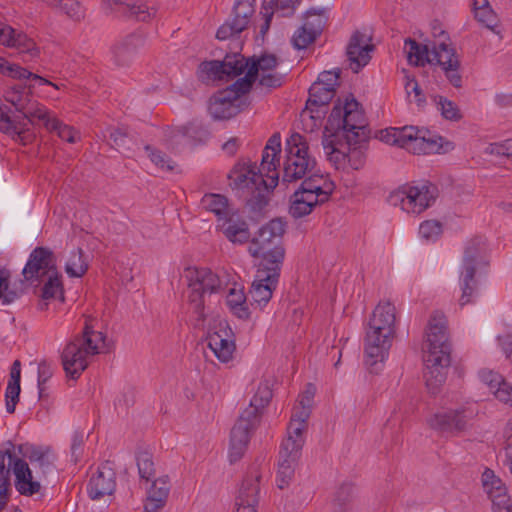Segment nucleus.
Wrapping results in <instances>:
<instances>
[{
	"instance_id": "obj_7",
	"label": "nucleus",
	"mask_w": 512,
	"mask_h": 512,
	"mask_svg": "<svg viewBox=\"0 0 512 512\" xmlns=\"http://www.w3.org/2000/svg\"><path fill=\"white\" fill-rule=\"evenodd\" d=\"M439 195L436 185L426 182L420 185H404L392 191L388 202L408 214L418 215L431 207Z\"/></svg>"
},
{
	"instance_id": "obj_48",
	"label": "nucleus",
	"mask_w": 512,
	"mask_h": 512,
	"mask_svg": "<svg viewBox=\"0 0 512 512\" xmlns=\"http://www.w3.org/2000/svg\"><path fill=\"white\" fill-rule=\"evenodd\" d=\"M4 98L7 102L12 104L15 107V110L20 114L24 109H26V106L31 101V98L26 92L25 87L22 86H14L9 88L5 92Z\"/></svg>"
},
{
	"instance_id": "obj_63",
	"label": "nucleus",
	"mask_w": 512,
	"mask_h": 512,
	"mask_svg": "<svg viewBox=\"0 0 512 512\" xmlns=\"http://www.w3.org/2000/svg\"><path fill=\"white\" fill-rule=\"evenodd\" d=\"M474 17L479 23L490 29H492L496 23V15L490 5L474 11Z\"/></svg>"
},
{
	"instance_id": "obj_27",
	"label": "nucleus",
	"mask_w": 512,
	"mask_h": 512,
	"mask_svg": "<svg viewBox=\"0 0 512 512\" xmlns=\"http://www.w3.org/2000/svg\"><path fill=\"white\" fill-rule=\"evenodd\" d=\"M481 481L484 491L492 501V508L497 506L504 507V505H510V503H512L504 482L492 469L486 468L484 470Z\"/></svg>"
},
{
	"instance_id": "obj_51",
	"label": "nucleus",
	"mask_w": 512,
	"mask_h": 512,
	"mask_svg": "<svg viewBox=\"0 0 512 512\" xmlns=\"http://www.w3.org/2000/svg\"><path fill=\"white\" fill-rule=\"evenodd\" d=\"M278 154L279 153L263 149L261 164L258 168V172L259 174L263 175V178L266 177L268 182H270V177L272 175L276 174L279 177V174L276 171L277 165L279 164Z\"/></svg>"
},
{
	"instance_id": "obj_32",
	"label": "nucleus",
	"mask_w": 512,
	"mask_h": 512,
	"mask_svg": "<svg viewBox=\"0 0 512 512\" xmlns=\"http://www.w3.org/2000/svg\"><path fill=\"white\" fill-rule=\"evenodd\" d=\"M280 448L277 473V486L280 489L287 487L294 476L295 466L301 454Z\"/></svg>"
},
{
	"instance_id": "obj_53",
	"label": "nucleus",
	"mask_w": 512,
	"mask_h": 512,
	"mask_svg": "<svg viewBox=\"0 0 512 512\" xmlns=\"http://www.w3.org/2000/svg\"><path fill=\"white\" fill-rule=\"evenodd\" d=\"M147 156L151 160L155 166L163 171H173L175 169V162H173L165 153L162 151L152 147L151 145H146L144 147Z\"/></svg>"
},
{
	"instance_id": "obj_50",
	"label": "nucleus",
	"mask_w": 512,
	"mask_h": 512,
	"mask_svg": "<svg viewBox=\"0 0 512 512\" xmlns=\"http://www.w3.org/2000/svg\"><path fill=\"white\" fill-rule=\"evenodd\" d=\"M434 102L446 120L457 122L462 119L463 115L455 102L440 95L434 96Z\"/></svg>"
},
{
	"instance_id": "obj_29",
	"label": "nucleus",
	"mask_w": 512,
	"mask_h": 512,
	"mask_svg": "<svg viewBox=\"0 0 512 512\" xmlns=\"http://www.w3.org/2000/svg\"><path fill=\"white\" fill-rule=\"evenodd\" d=\"M299 189L305 191L307 194H312L314 198L324 204L329 200L334 190V184L314 169L303 178Z\"/></svg>"
},
{
	"instance_id": "obj_24",
	"label": "nucleus",
	"mask_w": 512,
	"mask_h": 512,
	"mask_svg": "<svg viewBox=\"0 0 512 512\" xmlns=\"http://www.w3.org/2000/svg\"><path fill=\"white\" fill-rule=\"evenodd\" d=\"M425 133L414 126L404 127L402 137L405 138L406 144L403 148L418 155L440 153L442 146L438 144V140L432 137L426 138Z\"/></svg>"
},
{
	"instance_id": "obj_58",
	"label": "nucleus",
	"mask_w": 512,
	"mask_h": 512,
	"mask_svg": "<svg viewBox=\"0 0 512 512\" xmlns=\"http://www.w3.org/2000/svg\"><path fill=\"white\" fill-rule=\"evenodd\" d=\"M53 367L51 362L46 359L38 365V392L39 398H42L45 392V383L52 377Z\"/></svg>"
},
{
	"instance_id": "obj_36",
	"label": "nucleus",
	"mask_w": 512,
	"mask_h": 512,
	"mask_svg": "<svg viewBox=\"0 0 512 512\" xmlns=\"http://www.w3.org/2000/svg\"><path fill=\"white\" fill-rule=\"evenodd\" d=\"M219 227L232 243L243 244L250 238L249 228L245 221L234 220L233 217H229L223 220Z\"/></svg>"
},
{
	"instance_id": "obj_4",
	"label": "nucleus",
	"mask_w": 512,
	"mask_h": 512,
	"mask_svg": "<svg viewBox=\"0 0 512 512\" xmlns=\"http://www.w3.org/2000/svg\"><path fill=\"white\" fill-rule=\"evenodd\" d=\"M228 185L241 197H249V201H255L258 208L267 204V194L278 184V176L272 175L268 182L263 175L256 171V166L245 162L236 163L228 176Z\"/></svg>"
},
{
	"instance_id": "obj_31",
	"label": "nucleus",
	"mask_w": 512,
	"mask_h": 512,
	"mask_svg": "<svg viewBox=\"0 0 512 512\" xmlns=\"http://www.w3.org/2000/svg\"><path fill=\"white\" fill-rule=\"evenodd\" d=\"M117 12L122 16L140 22H149L157 16L158 8L145 1H136L132 4L116 1Z\"/></svg>"
},
{
	"instance_id": "obj_52",
	"label": "nucleus",
	"mask_w": 512,
	"mask_h": 512,
	"mask_svg": "<svg viewBox=\"0 0 512 512\" xmlns=\"http://www.w3.org/2000/svg\"><path fill=\"white\" fill-rule=\"evenodd\" d=\"M138 473L141 479L151 480L155 476V467L152 455L147 451L138 452L136 455Z\"/></svg>"
},
{
	"instance_id": "obj_38",
	"label": "nucleus",
	"mask_w": 512,
	"mask_h": 512,
	"mask_svg": "<svg viewBox=\"0 0 512 512\" xmlns=\"http://www.w3.org/2000/svg\"><path fill=\"white\" fill-rule=\"evenodd\" d=\"M335 92L336 91L323 86L321 83L314 82L309 89V98L306 104L307 108L314 112V108L327 106L333 99Z\"/></svg>"
},
{
	"instance_id": "obj_15",
	"label": "nucleus",
	"mask_w": 512,
	"mask_h": 512,
	"mask_svg": "<svg viewBox=\"0 0 512 512\" xmlns=\"http://www.w3.org/2000/svg\"><path fill=\"white\" fill-rule=\"evenodd\" d=\"M253 409H245L239 416L230 433V462L238 461L246 451L251 432L256 429L259 421L254 419Z\"/></svg>"
},
{
	"instance_id": "obj_5",
	"label": "nucleus",
	"mask_w": 512,
	"mask_h": 512,
	"mask_svg": "<svg viewBox=\"0 0 512 512\" xmlns=\"http://www.w3.org/2000/svg\"><path fill=\"white\" fill-rule=\"evenodd\" d=\"M285 153L282 183L301 180L316 168V160L309 154L308 143L299 133H293L287 138Z\"/></svg>"
},
{
	"instance_id": "obj_61",
	"label": "nucleus",
	"mask_w": 512,
	"mask_h": 512,
	"mask_svg": "<svg viewBox=\"0 0 512 512\" xmlns=\"http://www.w3.org/2000/svg\"><path fill=\"white\" fill-rule=\"evenodd\" d=\"M4 454L0 455V497L9 499L10 468L5 466Z\"/></svg>"
},
{
	"instance_id": "obj_57",
	"label": "nucleus",
	"mask_w": 512,
	"mask_h": 512,
	"mask_svg": "<svg viewBox=\"0 0 512 512\" xmlns=\"http://www.w3.org/2000/svg\"><path fill=\"white\" fill-rule=\"evenodd\" d=\"M419 234L427 241H434L442 234V224L437 220H426L420 224Z\"/></svg>"
},
{
	"instance_id": "obj_11",
	"label": "nucleus",
	"mask_w": 512,
	"mask_h": 512,
	"mask_svg": "<svg viewBox=\"0 0 512 512\" xmlns=\"http://www.w3.org/2000/svg\"><path fill=\"white\" fill-rule=\"evenodd\" d=\"M248 92L240 90V86H236L235 81L211 99L209 105L210 114L213 118L219 120L230 119L236 116L246 105L242 96Z\"/></svg>"
},
{
	"instance_id": "obj_49",
	"label": "nucleus",
	"mask_w": 512,
	"mask_h": 512,
	"mask_svg": "<svg viewBox=\"0 0 512 512\" xmlns=\"http://www.w3.org/2000/svg\"><path fill=\"white\" fill-rule=\"evenodd\" d=\"M353 491V485L350 483H343L338 487L334 497L335 512H348L351 510Z\"/></svg>"
},
{
	"instance_id": "obj_33",
	"label": "nucleus",
	"mask_w": 512,
	"mask_h": 512,
	"mask_svg": "<svg viewBox=\"0 0 512 512\" xmlns=\"http://www.w3.org/2000/svg\"><path fill=\"white\" fill-rule=\"evenodd\" d=\"M322 205L312 194L297 189L290 198L289 214L295 218L309 215L316 206Z\"/></svg>"
},
{
	"instance_id": "obj_3",
	"label": "nucleus",
	"mask_w": 512,
	"mask_h": 512,
	"mask_svg": "<svg viewBox=\"0 0 512 512\" xmlns=\"http://www.w3.org/2000/svg\"><path fill=\"white\" fill-rule=\"evenodd\" d=\"M109 348L107 336L86 325L82 335L67 343L61 353V364L66 376L72 380L78 379L87 369L89 358L106 353Z\"/></svg>"
},
{
	"instance_id": "obj_13",
	"label": "nucleus",
	"mask_w": 512,
	"mask_h": 512,
	"mask_svg": "<svg viewBox=\"0 0 512 512\" xmlns=\"http://www.w3.org/2000/svg\"><path fill=\"white\" fill-rule=\"evenodd\" d=\"M35 119L41 121L45 128L48 130L55 118L50 116V113L44 105L31 99L21 115L14 117L11 116L12 122H19L24 124L23 129H17V133H11L7 135L10 136L14 141L19 142L22 145H26L32 141L33 135L30 133L29 126L34 124Z\"/></svg>"
},
{
	"instance_id": "obj_1",
	"label": "nucleus",
	"mask_w": 512,
	"mask_h": 512,
	"mask_svg": "<svg viewBox=\"0 0 512 512\" xmlns=\"http://www.w3.org/2000/svg\"><path fill=\"white\" fill-rule=\"evenodd\" d=\"M424 350V379L431 394H437L445 383L451 363L446 318L435 311L428 322Z\"/></svg>"
},
{
	"instance_id": "obj_6",
	"label": "nucleus",
	"mask_w": 512,
	"mask_h": 512,
	"mask_svg": "<svg viewBox=\"0 0 512 512\" xmlns=\"http://www.w3.org/2000/svg\"><path fill=\"white\" fill-rule=\"evenodd\" d=\"M188 287L190 289L189 303L195 316L194 327L203 326L206 316L204 314V294L217 292L221 288V280L207 268H190L186 271Z\"/></svg>"
},
{
	"instance_id": "obj_45",
	"label": "nucleus",
	"mask_w": 512,
	"mask_h": 512,
	"mask_svg": "<svg viewBox=\"0 0 512 512\" xmlns=\"http://www.w3.org/2000/svg\"><path fill=\"white\" fill-rule=\"evenodd\" d=\"M272 398V391L269 388L268 384L259 385L256 393L250 400V404L246 409H253L254 419L260 422V417L262 414V410L269 404Z\"/></svg>"
},
{
	"instance_id": "obj_14",
	"label": "nucleus",
	"mask_w": 512,
	"mask_h": 512,
	"mask_svg": "<svg viewBox=\"0 0 512 512\" xmlns=\"http://www.w3.org/2000/svg\"><path fill=\"white\" fill-rule=\"evenodd\" d=\"M245 57L240 53L227 54L222 61H204L199 65L201 78L223 80L240 76L245 71Z\"/></svg>"
},
{
	"instance_id": "obj_37",
	"label": "nucleus",
	"mask_w": 512,
	"mask_h": 512,
	"mask_svg": "<svg viewBox=\"0 0 512 512\" xmlns=\"http://www.w3.org/2000/svg\"><path fill=\"white\" fill-rule=\"evenodd\" d=\"M404 52L410 64L415 66H424L426 63L433 64L428 46L419 44L414 39L407 38L405 40Z\"/></svg>"
},
{
	"instance_id": "obj_2",
	"label": "nucleus",
	"mask_w": 512,
	"mask_h": 512,
	"mask_svg": "<svg viewBox=\"0 0 512 512\" xmlns=\"http://www.w3.org/2000/svg\"><path fill=\"white\" fill-rule=\"evenodd\" d=\"M395 307L380 303L369 320L364 339L365 364L371 373H378L388 357L395 333Z\"/></svg>"
},
{
	"instance_id": "obj_12",
	"label": "nucleus",
	"mask_w": 512,
	"mask_h": 512,
	"mask_svg": "<svg viewBox=\"0 0 512 512\" xmlns=\"http://www.w3.org/2000/svg\"><path fill=\"white\" fill-rule=\"evenodd\" d=\"M479 256L480 240L473 239L466 246L463 257V270L460 276L462 295L459 299V305L462 307L470 303L477 292L475 273Z\"/></svg>"
},
{
	"instance_id": "obj_20",
	"label": "nucleus",
	"mask_w": 512,
	"mask_h": 512,
	"mask_svg": "<svg viewBox=\"0 0 512 512\" xmlns=\"http://www.w3.org/2000/svg\"><path fill=\"white\" fill-rule=\"evenodd\" d=\"M9 448L3 451L4 456L9 459L8 467L12 466L15 475V487L21 495L31 496L39 492L41 485L33 480L32 471L27 462L21 458H15V446L8 442Z\"/></svg>"
},
{
	"instance_id": "obj_47",
	"label": "nucleus",
	"mask_w": 512,
	"mask_h": 512,
	"mask_svg": "<svg viewBox=\"0 0 512 512\" xmlns=\"http://www.w3.org/2000/svg\"><path fill=\"white\" fill-rule=\"evenodd\" d=\"M37 282H43L41 297L44 300L54 299L57 295H62L63 286L61 276L58 271L47 275L44 280H36Z\"/></svg>"
},
{
	"instance_id": "obj_54",
	"label": "nucleus",
	"mask_w": 512,
	"mask_h": 512,
	"mask_svg": "<svg viewBox=\"0 0 512 512\" xmlns=\"http://www.w3.org/2000/svg\"><path fill=\"white\" fill-rule=\"evenodd\" d=\"M170 492V484L168 476H161L155 479L148 490L147 497L154 498L156 502L166 503Z\"/></svg>"
},
{
	"instance_id": "obj_17",
	"label": "nucleus",
	"mask_w": 512,
	"mask_h": 512,
	"mask_svg": "<svg viewBox=\"0 0 512 512\" xmlns=\"http://www.w3.org/2000/svg\"><path fill=\"white\" fill-rule=\"evenodd\" d=\"M57 271L56 257L48 247H36L29 255L28 261L22 271L25 281L31 283L44 278Z\"/></svg>"
},
{
	"instance_id": "obj_43",
	"label": "nucleus",
	"mask_w": 512,
	"mask_h": 512,
	"mask_svg": "<svg viewBox=\"0 0 512 512\" xmlns=\"http://www.w3.org/2000/svg\"><path fill=\"white\" fill-rule=\"evenodd\" d=\"M202 206L213 212L218 220H225L229 215L228 200L225 196L220 194H206L201 200Z\"/></svg>"
},
{
	"instance_id": "obj_59",
	"label": "nucleus",
	"mask_w": 512,
	"mask_h": 512,
	"mask_svg": "<svg viewBox=\"0 0 512 512\" xmlns=\"http://www.w3.org/2000/svg\"><path fill=\"white\" fill-rule=\"evenodd\" d=\"M317 37L313 32L302 26L294 33L292 43L295 48L304 49L313 43Z\"/></svg>"
},
{
	"instance_id": "obj_46",
	"label": "nucleus",
	"mask_w": 512,
	"mask_h": 512,
	"mask_svg": "<svg viewBox=\"0 0 512 512\" xmlns=\"http://www.w3.org/2000/svg\"><path fill=\"white\" fill-rule=\"evenodd\" d=\"M88 270V263L84 257L82 249H77L71 252L68 258L65 271L70 277H82Z\"/></svg>"
},
{
	"instance_id": "obj_9",
	"label": "nucleus",
	"mask_w": 512,
	"mask_h": 512,
	"mask_svg": "<svg viewBox=\"0 0 512 512\" xmlns=\"http://www.w3.org/2000/svg\"><path fill=\"white\" fill-rule=\"evenodd\" d=\"M285 226V222L280 218L272 219L263 225L248 247L251 256L262 257L260 262H265L266 258H271L270 255L279 249L282 252L283 260L285 255L284 248L277 243L285 232Z\"/></svg>"
},
{
	"instance_id": "obj_62",
	"label": "nucleus",
	"mask_w": 512,
	"mask_h": 512,
	"mask_svg": "<svg viewBox=\"0 0 512 512\" xmlns=\"http://www.w3.org/2000/svg\"><path fill=\"white\" fill-rule=\"evenodd\" d=\"M20 384L8 383L5 393L6 411L10 414L15 412L16 405L19 401Z\"/></svg>"
},
{
	"instance_id": "obj_34",
	"label": "nucleus",
	"mask_w": 512,
	"mask_h": 512,
	"mask_svg": "<svg viewBox=\"0 0 512 512\" xmlns=\"http://www.w3.org/2000/svg\"><path fill=\"white\" fill-rule=\"evenodd\" d=\"M480 378L491 389H495L494 394L500 401L512 405V385L505 381L500 374L491 370H482Z\"/></svg>"
},
{
	"instance_id": "obj_39",
	"label": "nucleus",
	"mask_w": 512,
	"mask_h": 512,
	"mask_svg": "<svg viewBox=\"0 0 512 512\" xmlns=\"http://www.w3.org/2000/svg\"><path fill=\"white\" fill-rule=\"evenodd\" d=\"M307 428V424H301V422H293L290 421L288 427V437L283 440L281 447L285 450L293 451L301 454L302 447L304 445V436L303 433Z\"/></svg>"
},
{
	"instance_id": "obj_21",
	"label": "nucleus",
	"mask_w": 512,
	"mask_h": 512,
	"mask_svg": "<svg viewBox=\"0 0 512 512\" xmlns=\"http://www.w3.org/2000/svg\"><path fill=\"white\" fill-rule=\"evenodd\" d=\"M0 44L17 50L25 62L32 61L40 54L32 38L3 23H0Z\"/></svg>"
},
{
	"instance_id": "obj_60",
	"label": "nucleus",
	"mask_w": 512,
	"mask_h": 512,
	"mask_svg": "<svg viewBox=\"0 0 512 512\" xmlns=\"http://www.w3.org/2000/svg\"><path fill=\"white\" fill-rule=\"evenodd\" d=\"M404 127L402 129L390 128L380 131V140L391 145H397L403 148L405 138L402 137Z\"/></svg>"
},
{
	"instance_id": "obj_56",
	"label": "nucleus",
	"mask_w": 512,
	"mask_h": 512,
	"mask_svg": "<svg viewBox=\"0 0 512 512\" xmlns=\"http://www.w3.org/2000/svg\"><path fill=\"white\" fill-rule=\"evenodd\" d=\"M48 130L50 132H55L62 140L69 143H75L78 138V132L74 128L63 124L57 118L53 120Z\"/></svg>"
},
{
	"instance_id": "obj_42",
	"label": "nucleus",
	"mask_w": 512,
	"mask_h": 512,
	"mask_svg": "<svg viewBox=\"0 0 512 512\" xmlns=\"http://www.w3.org/2000/svg\"><path fill=\"white\" fill-rule=\"evenodd\" d=\"M328 21L327 9L323 7H312L306 12L303 27L319 36Z\"/></svg>"
},
{
	"instance_id": "obj_35",
	"label": "nucleus",
	"mask_w": 512,
	"mask_h": 512,
	"mask_svg": "<svg viewBox=\"0 0 512 512\" xmlns=\"http://www.w3.org/2000/svg\"><path fill=\"white\" fill-rule=\"evenodd\" d=\"M24 293V281L19 280L11 283L9 271L0 270V301L8 305Z\"/></svg>"
},
{
	"instance_id": "obj_41",
	"label": "nucleus",
	"mask_w": 512,
	"mask_h": 512,
	"mask_svg": "<svg viewBox=\"0 0 512 512\" xmlns=\"http://www.w3.org/2000/svg\"><path fill=\"white\" fill-rule=\"evenodd\" d=\"M431 59H433V63L440 65L443 68L460 66V61L455 53V50L445 42H441L438 45H434L431 51Z\"/></svg>"
},
{
	"instance_id": "obj_55",
	"label": "nucleus",
	"mask_w": 512,
	"mask_h": 512,
	"mask_svg": "<svg viewBox=\"0 0 512 512\" xmlns=\"http://www.w3.org/2000/svg\"><path fill=\"white\" fill-rule=\"evenodd\" d=\"M109 132V142L112 147L120 150H130V144L133 139L131 134L127 129L124 128H113L108 129Z\"/></svg>"
},
{
	"instance_id": "obj_22",
	"label": "nucleus",
	"mask_w": 512,
	"mask_h": 512,
	"mask_svg": "<svg viewBox=\"0 0 512 512\" xmlns=\"http://www.w3.org/2000/svg\"><path fill=\"white\" fill-rule=\"evenodd\" d=\"M116 489V474L109 462L98 467L87 485V492L92 500H100L106 495H112Z\"/></svg>"
},
{
	"instance_id": "obj_23",
	"label": "nucleus",
	"mask_w": 512,
	"mask_h": 512,
	"mask_svg": "<svg viewBox=\"0 0 512 512\" xmlns=\"http://www.w3.org/2000/svg\"><path fill=\"white\" fill-rule=\"evenodd\" d=\"M245 62L247 63L244 71L246 74L244 77L236 80V86H240L242 91H250L259 72H262V74L266 73L275 69L278 65V59L273 54H264L259 58H245Z\"/></svg>"
},
{
	"instance_id": "obj_44",
	"label": "nucleus",
	"mask_w": 512,
	"mask_h": 512,
	"mask_svg": "<svg viewBox=\"0 0 512 512\" xmlns=\"http://www.w3.org/2000/svg\"><path fill=\"white\" fill-rule=\"evenodd\" d=\"M226 302L232 313L240 319H248L250 312L246 304V296L242 290L230 289Z\"/></svg>"
},
{
	"instance_id": "obj_10",
	"label": "nucleus",
	"mask_w": 512,
	"mask_h": 512,
	"mask_svg": "<svg viewBox=\"0 0 512 512\" xmlns=\"http://www.w3.org/2000/svg\"><path fill=\"white\" fill-rule=\"evenodd\" d=\"M477 411L470 406L449 409L433 414L427 420L428 425L441 433L459 434L468 429Z\"/></svg>"
},
{
	"instance_id": "obj_25",
	"label": "nucleus",
	"mask_w": 512,
	"mask_h": 512,
	"mask_svg": "<svg viewBox=\"0 0 512 512\" xmlns=\"http://www.w3.org/2000/svg\"><path fill=\"white\" fill-rule=\"evenodd\" d=\"M145 36L140 32H134L125 36L113 47L114 61L119 66L129 65L144 47Z\"/></svg>"
},
{
	"instance_id": "obj_16",
	"label": "nucleus",
	"mask_w": 512,
	"mask_h": 512,
	"mask_svg": "<svg viewBox=\"0 0 512 512\" xmlns=\"http://www.w3.org/2000/svg\"><path fill=\"white\" fill-rule=\"evenodd\" d=\"M342 130L349 145H361L367 139V123L364 113L359 109V103L353 98L345 101Z\"/></svg>"
},
{
	"instance_id": "obj_30",
	"label": "nucleus",
	"mask_w": 512,
	"mask_h": 512,
	"mask_svg": "<svg viewBox=\"0 0 512 512\" xmlns=\"http://www.w3.org/2000/svg\"><path fill=\"white\" fill-rule=\"evenodd\" d=\"M208 347L223 363L229 362L235 351V343L230 337V331L227 329H220L209 334Z\"/></svg>"
},
{
	"instance_id": "obj_64",
	"label": "nucleus",
	"mask_w": 512,
	"mask_h": 512,
	"mask_svg": "<svg viewBox=\"0 0 512 512\" xmlns=\"http://www.w3.org/2000/svg\"><path fill=\"white\" fill-rule=\"evenodd\" d=\"M340 70H334V71H323L319 74L316 83H321L323 86H326L334 91H336V87L339 85V77H340Z\"/></svg>"
},
{
	"instance_id": "obj_28",
	"label": "nucleus",
	"mask_w": 512,
	"mask_h": 512,
	"mask_svg": "<svg viewBox=\"0 0 512 512\" xmlns=\"http://www.w3.org/2000/svg\"><path fill=\"white\" fill-rule=\"evenodd\" d=\"M16 449L18 454L27 458L33 465L39 467L44 475L53 469L55 456L52 454L49 447L25 443L18 445Z\"/></svg>"
},
{
	"instance_id": "obj_18",
	"label": "nucleus",
	"mask_w": 512,
	"mask_h": 512,
	"mask_svg": "<svg viewBox=\"0 0 512 512\" xmlns=\"http://www.w3.org/2000/svg\"><path fill=\"white\" fill-rule=\"evenodd\" d=\"M255 1L256 0H237L234 4L231 17L218 28L216 38L218 40H227L244 31L248 27L250 19L255 12Z\"/></svg>"
},
{
	"instance_id": "obj_19",
	"label": "nucleus",
	"mask_w": 512,
	"mask_h": 512,
	"mask_svg": "<svg viewBox=\"0 0 512 512\" xmlns=\"http://www.w3.org/2000/svg\"><path fill=\"white\" fill-rule=\"evenodd\" d=\"M260 479L259 468L251 467L239 487L234 512H256L259 502Z\"/></svg>"
},
{
	"instance_id": "obj_8",
	"label": "nucleus",
	"mask_w": 512,
	"mask_h": 512,
	"mask_svg": "<svg viewBox=\"0 0 512 512\" xmlns=\"http://www.w3.org/2000/svg\"><path fill=\"white\" fill-rule=\"evenodd\" d=\"M281 253L279 249L274 251L270 255L272 258H266L265 262H260L258 265L249 293L252 304L260 308L267 305L277 287L282 265Z\"/></svg>"
},
{
	"instance_id": "obj_26",
	"label": "nucleus",
	"mask_w": 512,
	"mask_h": 512,
	"mask_svg": "<svg viewBox=\"0 0 512 512\" xmlns=\"http://www.w3.org/2000/svg\"><path fill=\"white\" fill-rule=\"evenodd\" d=\"M374 46L366 42V36L359 31H356L351 36L346 55L350 62V68L353 72L358 73L361 68L366 66L371 59L370 52Z\"/></svg>"
},
{
	"instance_id": "obj_40",
	"label": "nucleus",
	"mask_w": 512,
	"mask_h": 512,
	"mask_svg": "<svg viewBox=\"0 0 512 512\" xmlns=\"http://www.w3.org/2000/svg\"><path fill=\"white\" fill-rule=\"evenodd\" d=\"M1 64H2L3 68H1L0 73H2L4 75L10 76V77L16 78V79L38 80L41 84L51 85L54 88L59 89V86L57 84H54V83L50 82L49 80L43 78L42 76L34 74V73L28 71L27 69L22 68L21 66H19L17 64H11L8 61H6L4 58H2Z\"/></svg>"
}]
</instances>
